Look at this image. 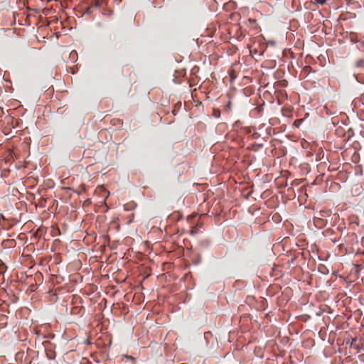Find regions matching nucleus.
Masks as SVG:
<instances>
[{
  "label": "nucleus",
  "mask_w": 364,
  "mask_h": 364,
  "mask_svg": "<svg viewBox=\"0 0 364 364\" xmlns=\"http://www.w3.org/2000/svg\"><path fill=\"white\" fill-rule=\"evenodd\" d=\"M316 1V3L319 4H325L326 2V0H315Z\"/></svg>",
  "instance_id": "f03ea898"
},
{
  "label": "nucleus",
  "mask_w": 364,
  "mask_h": 364,
  "mask_svg": "<svg viewBox=\"0 0 364 364\" xmlns=\"http://www.w3.org/2000/svg\"><path fill=\"white\" fill-rule=\"evenodd\" d=\"M363 60H359L356 63V66L357 67H360V66L363 65Z\"/></svg>",
  "instance_id": "f257e3e1"
},
{
  "label": "nucleus",
  "mask_w": 364,
  "mask_h": 364,
  "mask_svg": "<svg viewBox=\"0 0 364 364\" xmlns=\"http://www.w3.org/2000/svg\"><path fill=\"white\" fill-rule=\"evenodd\" d=\"M70 55H77V53L75 51H73L70 53Z\"/></svg>",
  "instance_id": "7ed1b4c3"
}]
</instances>
